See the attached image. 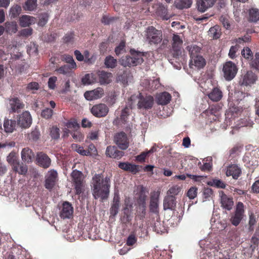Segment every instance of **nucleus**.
Returning <instances> with one entry per match:
<instances>
[{
  "mask_svg": "<svg viewBox=\"0 0 259 259\" xmlns=\"http://www.w3.org/2000/svg\"><path fill=\"white\" fill-rule=\"evenodd\" d=\"M110 179L102 174H96L92 178V191L95 199L100 198L102 201L107 199L109 195Z\"/></svg>",
  "mask_w": 259,
  "mask_h": 259,
  "instance_id": "nucleus-1",
  "label": "nucleus"
},
{
  "mask_svg": "<svg viewBox=\"0 0 259 259\" xmlns=\"http://www.w3.org/2000/svg\"><path fill=\"white\" fill-rule=\"evenodd\" d=\"M136 100L138 101V106L140 109H150L152 108L153 104V98L152 96H148L145 97H142L140 93L138 96L133 95L131 97L128 105L131 108L134 104V101Z\"/></svg>",
  "mask_w": 259,
  "mask_h": 259,
  "instance_id": "nucleus-2",
  "label": "nucleus"
},
{
  "mask_svg": "<svg viewBox=\"0 0 259 259\" xmlns=\"http://www.w3.org/2000/svg\"><path fill=\"white\" fill-rule=\"evenodd\" d=\"M143 54L141 52L132 53V56L122 57L120 60V64L124 66H135L141 64L143 62Z\"/></svg>",
  "mask_w": 259,
  "mask_h": 259,
  "instance_id": "nucleus-3",
  "label": "nucleus"
},
{
  "mask_svg": "<svg viewBox=\"0 0 259 259\" xmlns=\"http://www.w3.org/2000/svg\"><path fill=\"white\" fill-rule=\"evenodd\" d=\"M146 38L149 44L157 45L162 40V32L153 26L149 27L146 29Z\"/></svg>",
  "mask_w": 259,
  "mask_h": 259,
  "instance_id": "nucleus-4",
  "label": "nucleus"
},
{
  "mask_svg": "<svg viewBox=\"0 0 259 259\" xmlns=\"http://www.w3.org/2000/svg\"><path fill=\"white\" fill-rule=\"evenodd\" d=\"M71 176L75 193L79 195L82 193L83 187L82 174L80 171L75 169L72 172Z\"/></svg>",
  "mask_w": 259,
  "mask_h": 259,
  "instance_id": "nucleus-5",
  "label": "nucleus"
},
{
  "mask_svg": "<svg viewBox=\"0 0 259 259\" xmlns=\"http://www.w3.org/2000/svg\"><path fill=\"white\" fill-rule=\"evenodd\" d=\"M113 140L114 143L121 150H126L129 146L127 135L123 132L115 133L113 136Z\"/></svg>",
  "mask_w": 259,
  "mask_h": 259,
  "instance_id": "nucleus-6",
  "label": "nucleus"
},
{
  "mask_svg": "<svg viewBox=\"0 0 259 259\" xmlns=\"http://www.w3.org/2000/svg\"><path fill=\"white\" fill-rule=\"evenodd\" d=\"M238 71L236 65L231 61L226 62L223 67L225 78L228 81L233 79Z\"/></svg>",
  "mask_w": 259,
  "mask_h": 259,
  "instance_id": "nucleus-7",
  "label": "nucleus"
},
{
  "mask_svg": "<svg viewBox=\"0 0 259 259\" xmlns=\"http://www.w3.org/2000/svg\"><path fill=\"white\" fill-rule=\"evenodd\" d=\"M73 213V207L68 201L64 202L60 208L59 216L62 219L71 218Z\"/></svg>",
  "mask_w": 259,
  "mask_h": 259,
  "instance_id": "nucleus-8",
  "label": "nucleus"
},
{
  "mask_svg": "<svg viewBox=\"0 0 259 259\" xmlns=\"http://www.w3.org/2000/svg\"><path fill=\"white\" fill-rule=\"evenodd\" d=\"M244 211L243 204L241 202H238L236 206L235 214L231 217L230 219L232 225L235 226H237L239 224L241 221L243 219Z\"/></svg>",
  "mask_w": 259,
  "mask_h": 259,
  "instance_id": "nucleus-9",
  "label": "nucleus"
},
{
  "mask_svg": "<svg viewBox=\"0 0 259 259\" xmlns=\"http://www.w3.org/2000/svg\"><path fill=\"white\" fill-rule=\"evenodd\" d=\"M257 79V76L251 71H246L241 75L239 80L241 85L248 86L254 84Z\"/></svg>",
  "mask_w": 259,
  "mask_h": 259,
  "instance_id": "nucleus-10",
  "label": "nucleus"
},
{
  "mask_svg": "<svg viewBox=\"0 0 259 259\" xmlns=\"http://www.w3.org/2000/svg\"><path fill=\"white\" fill-rule=\"evenodd\" d=\"M160 192H154L151 193L150 200L149 210L150 212L155 214L157 216L159 214V199Z\"/></svg>",
  "mask_w": 259,
  "mask_h": 259,
  "instance_id": "nucleus-11",
  "label": "nucleus"
},
{
  "mask_svg": "<svg viewBox=\"0 0 259 259\" xmlns=\"http://www.w3.org/2000/svg\"><path fill=\"white\" fill-rule=\"evenodd\" d=\"M91 113L96 117H101L105 116L109 112V108L104 104H99L92 107Z\"/></svg>",
  "mask_w": 259,
  "mask_h": 259,
  "instance_id": "nucleus-12",
  "label": "nucleus"
},
{
  "mask_svg": "<svg viewBox=\"0 0 259 259\" xmlns=\"http://www.w3.org/2000/svg\"><path fill=\"white\" fill-rule=\"evenodd\" d=\"M32 123V118L28 111L23 112L19 115L18 119V124L23 128H27L30 126Z\"/></svg>",
  "mask_w": 259,
  "mask_h": 259,
  "instance_id": "nucleus-13",
  "label": "nucleus"
},
{
  "mask_svg": "<svg viewBox=\"0 0 259 259\" xmlns=\"http://www.w3.org/2000/svg\"><path fill=\"white\" fill-rule=\"evenodd\" d=\"M124 153L117 149L115 146H108L106 148L105 154L110 158L119 159L123 155Z\"/></svg>",
  "mask_w": 259,
  "mask_h": 259,
  "instance_id": "nucleus-14",
  "label": "nucleus"
},
{
  "mask_svg": "<svg viewBox=\"0 0 259 259\" xmlns=\"http://www.w3.org/2000/svg\"><path fill=\"white\" fill-rule=\"evenodd\" d=\"M57 178L56 170L52 169L48 172L45 181V187L48 190H51L55 185Z\"/></svg>",
  "mask_w": 259,
  "mask_h": 259,
  "instance_id": "nucleus-15",
  "label": "nucleus"
},
{
  "mask_svg": "<svg viewBox=\"0 0 259 259\" xmlns=\"http://www.w3.org/2000/svg\"><path fill=\"white\" fill-rule=\"evenodd\" d=\"M221 206L227 210H230L234 205L232 199L228 197L223 191H219Z\"/></svg>",
  "mask_w": 259,
  "mask_h": 259,
  "instance_id": "nucleus-16",
  "label": "nucleus"
},
{
  "mask_svg": "<svg viewBox=\"0 0 259 259\" xmlns=\"http://www.w3.org/2000/svg\"><path fill=\"white\" fill-rule=\"evenodd\" d=\"M120 207V197L118 190L115 191L113 199L110 208V215L115 217L118 213Z\"/></svg>",
  "mask_w": 259,
  "mask_h": 259,
  "instance_id": "nucleus-17",
  "label": "nucleus"
},
{
  "mask_svg": "<svg viewBox=\"0 0 259 259\" xmlns=\"http://www.w3.org/2000/svg\"><path fill=\"white\" fill-rule=\"evenodd\" d=\"M9 110L10 112H18L24 107V103L18 98L15 97L9 100Z\"/></svg>",
  "mask_w": 259,
  "mask_h": 259,
  "instance_id": "nucleus-18",
  "label": "nucleus"
},
{
  "mask_svg": "<svg viewBox=\"0 0 259 259\" xmlns=\"http://www.w3.org/2000/svg\"><path fill=\"white\" fill-rule=\"evenodd\" d=\"M104 94V91L101 88L90 91H87L84 94V98L89 101H92L101 98Z\"/></svg>",
  "mask_w": 259,
  "mask_h": 259,
  "instance_id": "nucleus-19",
  "label": "nucleus"
},
{
  "mask_svg": "<svg viewBox=\"0 0 259 259\" xmlns=\"http://www.w3.org/2000/svg\"><path fill=\"white\" fill-rule=\"evenodd\" d=\"M205 64V60L202 56L196 55L191 58L189 65L190 68L192 69H200L203 68Z\"/></svg>",
  "mask_w": 259,
  "mask_h": 259,
  "instance_id": "nucleus-20",
  "label": "nucleus"
},
{
  "mask_svg": "<svg viewBox=\"0 0 259 259\" xmlns=\"http://www.w3.org/2000/svg\"><path fill=\"white\" fill-rule=\"evenodd\" d=\"M217 0H197V8L199 12L203 13L213 7Z\"/></svg>",
  "mask_w": 259,
  "mask_h": 259,
  "instance_id": "nucleus-21",
  "label": "nucleus"
},
{
  "mask_svg": "<svg viewBox=\"0 0 259 259\" xmlns=\"http://www.w3.org/2000/svg\"><path fill=\"white\" fill-rule=\"evenodd\" d=\"M177 201L175 196L167 195L163 199V207L164 210H174L176 207Z\"/></svg>",
  "mask_w": 259,
  "mask_h": 259,
  "instance_id": "nucleus-22",
  "label": "nucleus"
},
{
  "mask_svg": "<svg viewBox=\"0 0 259 259\" xmlns=\"http://www.w3.org/2000/svg\"><path fill=\"white\" fill-rule=\"evenodd\" d=\"M36 160L38 165L45 168H48L51 165V159L46 154L42 152L37 154Z\"/></svg>",
  "mask_w": 259,
  "mask_h": 259,
  "instance_id": "nucleus-23",
  "label": "nucleus"
},
{
  "mask_svg": "<svg viewBox=\"0 0 259 259\" xmlns=\"http://www.w3.org/2000/svg\"><path fill=\"white\" fill-rule=\"evenodd\" d=\"M99 82L101 85H105L112 81V74L111 73L105 71H100L98 73Z\"/></svg>",
  "mask_w": 259,
  "mask_h": 259,
  "instance_id": "nucleus-24",
  "label": "nucleus"
},
{
  "mask_svg": "<svg viewBox=\"0 0 259 259\" xmlns=\"http://www.w3.org/2000/svg\"><path fill=\"white\" fill-rule=\"evenodd\" d=\"M241 172V169L236 165L229 166L226 171L227 176H232L234 179L237 180Z\"/></svg>",
  "mask_w": 259,
  "mask_h": 259,
  "instance_id": "nucleus-25",
  "label": "nucleus"
},
{
  "mask_svg": "<svg viewBox=\"0 0 259 259\" xmlns=\"http://www.w3.org/2000/svg\"><path fill=\"white\" fill-rule=\"evenodd\" d=\"M4 130L7 133H12L15 130L16 122L15 120L5 119L3 124Z\"/></svg>",
  "mask_w": 259,
  "mask_h": 259,
  "instance_id": "nucleus-26",
  "label": "nucleus"
},
{
  "mask_svg": "<svg viewBox=\"0 0 259 259\" xmlns=\"http://www.w3.org/2000/svg\"><path fill=\"white\" fill-rule=\"evenodd\" d=\"M118 167L124 170L136 174L139 171L138 166L128 162H119Z\"/></svg>",
  "mask_w": 259,
  "mask_h": 259,
  "instance_id": "nucleus-27",
  "label": "nucleus"
},
{
  "mask_svg": "<svg viewBox=\"0 0 259 259\" xmlns=\"http://www.w3.org/2000/svg\"><path fill=\"white\" fill-rule=\"evenodd\" d=\"M21 155L22 160L27 163L31 162L34 157L32 150L28 147L22 149Z\"/></svg>",
  "mask_w": 259,
  "mask_h": 259,
  "instance_id": "nucleus-28",
  "label": "nucleus"
},
{
  "mask_svg": "<svg viewBox=\"0 0 259 259\" xmlns=\"http://www.w3.org/2000/svg\"><path fill=\"white\" fill-rule=\"evenodd\" d=\"M171 95L167 92H163L157 95V103L160 105H166L171 100Z\"/></svg>",
  "mask_w": 259,
  "mask_h": 259,
  "instance_id": "nucleus-29",
  "label": "nucleus"
},
{
  "mask_svg": "<svg viewBox=\"0 0 259 259\" xmlns=\"http://www.w3.org/2000/svg\"><path fill=\"white\" fill-rule=\"evenodd\" d=\"M35 18L28 15H22L19 18L20 25L23 27L29 26L35 23Z\"/></svg>",
  "mask_w": 259,
  "mask_h": 259,
  "instance_id": "nucleus-30",
  "label": "nucleus"
},
{
  "mask_svg": "<svg viewBox=\"0 0 259 259\" xmlns=\"http://www.w3.org/2000/svg\"><path fill=\"white\" fill-rule=\"evenodd\" d=\"M172 48L174 51H175L177 55L181 53V46L183 43V41L180 38V37L178 35L174 34L172 37Z\"/></svg>",
  "mask_w": 259,
  "mask_h": 259,
  "instance_id": "nucleus-31",
  "label": "nucleus"
},
{
  "mask_svg": "<svg viewBox=\"0 0 259 259\" xmlns=\"http://www.w3.org/2000/svg\"><path fill=\"white\" fill-rule=\"evenodd\" d=\"M248 20L251 22H256L259 20V9L252 8L248 11Z\"/></svg>",
  "mask_w": 259,
  "mask_h": 259,
  "instance_id": "nucleus-32",
  "label": "nucleus"
},
{
  "mask_svg": "<svg viewBox=\"0 0 259 259\" xmlns=\"http://www.w3.org/2000/svg\"><path fill=\"white\" fill-rule=\"evenodd\" d=\"M132 80V75L129 72L124 71L121 74L117 77V81L120 82L123 84H128Z\"/></svg>",
  "mask_w": 259,
  "mask_h": 259,
  "instance_id": "nucleus-33",
  "label": "nucleus"
},
{
  "mask_svg": "<svg viewBox=\"0 0 259 259\" xmlns=\"http://www.w3.org/2000/svg\"><path fill=\"white\" fill-rule=\"evenodd\" d=\"M208 96L211 100L217 102L221 99L222 93L219 89L214 88Z\"/></svg>",
  "mask_w": 259,
  "mask_h": 259,
  "instance_id": "nucleus-34",
  "label": "nucleus"
},
{
  "mask_svg": "<svg viewBox=\"0 0 259 259\" xmlns=\"http://www.w3.org/2000/svg\"><path fill=\"white\" fill-rule=\"evenodd\" d=\"M175 4L179 9L188 8L192 5V0H176Z\"/></svg>",
  "mask_w": 259,
  "mask_h": 259,
  "instance_id": "nucleus-35",
  "label": "nucleus"
},
{
  "mask_svg": "<svg viewBox=\"0 0 259 259\" xmlns=\"http://www.w3.org/2000/svg\"><path fill=\"white\" fill-rule=\"evenodd\" d=\"M187 50L189 51L191 58L193 57L199 55L198 54L200 52L201 48L196 45H191L188 46L186 48Z\"/></svg>",
  "mask_w": 259,
  "mask_h": 259,
  "instance_id": "nucleus-36",
  "label": "nucleus"
},
{
  "mask_svg": "<svg viewBox=\"0 0 259 259\" xmlns=\"http://www.w3.org/2000/svg\"><path fill=\"white\" fill-rule=\"evenodd\" d=\"M117 63V60L111 56H107L104 60V64L107 68H114Z\"/></svg>",
  "mask_w": 259,
  "mask_h": 259,
  "instance_id": "nucleus-37",
  "label": "nucleus"
},
{
  "mask_svg": "<svg viewBox=\"0 0 259 259\" xmlns=\"http://www.w3.org/2000/svg\"><path fill=\"white\" fill-rule=\"evenodd\" d=\"M37 7V0H27L23 6L25 11H32Z\"/></svg>",
  "mask_w": 259,
  "mask_h": 259,
  "instance_id": "nucleus-38",
  "label": "nucleus"
},
{
  "mask_svg": "<svg viewBox=\"0 0 259 259\" xmlns=\"http://www.w3.org/2000/svg\"><path fill=\"white\" fill-rule=\"evenodd\" d=\"M251 59L249 62L250 67L256 70H259V53H256L254 57Z\"/></svg>",
  "mask_w": 259,
  "mask_h": 259,
  "instance_id": "nucleus-39",
  "label": "nucleus"
},
{
  "mask_svg": "<svg viewBox=\"0 0 259 259\" xmlns=\"http://www.w3.org/2000/svg\"><path fill=\"white\" fill-rule=\"evenodd\" d=\"M207 184L211 186L219 188L224 189L226 187V184L221 180L214 179L207 182Z\"/></svg>",
  "mask_w": 259,
  "mask_h": 259,
  "instance_id": "nucleus-40",
  "label": "nucleus"
},
{
  "mask_svg": "<svg viewBox=\"0 0 259 259\" xmlns=\"http://www.w3.org/2000/svg\"><path fill=\"white\" fill-rule=\"evenodd\" d=\"M81 81L83 84H91L96 82V78L93 74H87L82 78Z\"/></svg>",
  "mask_w": 259,
  "mask_h": 259,
  "instance_id": "nucleus-41",
  "label": "nucleus"
},
{
  "mask_svg": "<svg viewBox=\"0 0 259 259\" xmlns=\"http://www.w3.org/2000/svg\"><path fill=\"white\" fill-rule=\"evenodd\" d=\"M5 28L7 32L9 33H15L17 31V25L16 22H6Z\"/></svg>",
  "mask_w": 259,
  "mask_h": 259,
  "instance_id": "nucleus-42",
  "label": "nucleus"
},
{
  "mask_svg": "<svg viewBox=\"0 0 259 259\" xmlns=\"http://www.w3.org/2000/svg\"><path fill=\"white\" fill-rule=\"evenodd\" d=\"M181 191L182 188L180 186L174 185L168 190L166 194L175 197V196L178 195Z\"/></svg>",
  "mask_w": 259,
  "mask_h": 259,
  "instance_id": "nucleus-43",
  "label": "nucleus"
},
{
  "mask_svg": "<svg viewBox=\"0 0 259 259\" xmlns=\"http://www.w3.org/2000/svg\"><path fill=\"white\" fill-rule=\"evenodd\" d=\"M208 35L213 39H217L220 37V32L219 27L217 26L211 27L208 31Z\"/></svg>",
  "mask_w": 259,
  "mask_h": 259,
  "instance_id": "nucleus-44",
  "label": "nucleus"
},
{
  "mask_svg": "<svg viewBox=\"0 0 259 259\" xmlns=\"http://www.w3.org/2000/svg\"><path fill=\"white\" fill-rule=\"evenodd\" d=\"M7 160L13 167L16 165H19L15 152H11L7 157Z\"/></svg>",
  "mask_w": 259,
  "mask_h": 259,
  "instance_id": "nucleus-45",
  "label": "nucleus"
},
{
  "mask_svg": "<svg viewBox=\"0 0 259 259\" xmlns=\"http://www.w3.org/2000/svg\"><path fill=\"white\" fill-rule=\"evenodd\" d=\"M21 10V7L18 5L12 7L10 10V15L11 17L15 18L20 14Z\"/></svg>",
  "mask_w": 259,
  "mask_h": 259,
  "instance_id": "nucleus-46",
  "label": "nucleus"
},
{
  "mask_svg": "<svg viewBox=\"0 0 259 259\" xmlns=\"http://www.w3.org/2000/svg\"><path fill=\"white\" fill-rule=\"evenodd\" d=\"M13 169L20 175H25L27 172V166L26 165L22 164L20 166L19 165H16L14 166Z\"/></svg>",
  "mask_w": 259,
  "mask_h": 259,
  "instance_id": "nucleus-47",
  "label": "nucleus"
},
{
  "mask_svg": "<svg viewBox=\"0 0 259 259\" xmlns=\"http://www.w3.org/2000/svg\"><path fill=\"white\" fill-rule=\"evenodd\" d=\"M49 20V15L47 13H43L40 15L39 17V21L38 22V25L39 26H45L48 22Z\"/></svg>",
  "mask_w": 259,
  "mask_h": 259,
  "instance_id": "nucleus-48",
  "label": "nucleus"
},
{
  "mask_svg": "<svg viewBox=\"0 0 259 259\" xmlns=\"http://www.w3.org/2000/svg\"><path fill=\"white\" fill-rule=\"evenodd\" d=\"M37 46L31 43L27 46V52L29 55H35L37 53Z\"/></svg>",
  "mask_w": 259,
  "mask_h": 259,
  "instance_id": "nucleus-49",
  "label": "nucleus"
},
{
  "mask_svg": "<svg viewBox=\"0 0 259 259\" xmlns=\"http://www.w3.org/2000/svg\"><path fill=\"white\" fill-rule=\"evenodd\" d=\"M72 69V67H70L68 65H64L56 69V71L60 74H67L70 72Z\"/></svg>",
  "mask_w": 259,
  "mask_h": 259,
  "instance_id": "nucleus-50",
  "label": "nucleus"
},
{
  "mask_svg": "<svg viewBox=\"0 0 259 259\" xmlns=\"http://www.w3.org/2000/svg\"><path fill=\"white\" fill-rule=\"evenodd\" d=\"M50 136L53 139H58L60 137V130L56 126H53L50 130Z\"/></svg>",
  "mask_w": 259,
  "mask_h": 259,
  "instance_id": "nucleus-51",
  "label": "nucleus"
},
{
  "mask_svg": "<svg viewBox=\"0 0 259 259\" xmlns=\"http://www.w3.org/2000/svg\"><path fill=\"white\" fill-rule=\"evenodd\" d=\"M64 60L69 65L68 66L72 68H76V65L73 57L69 55H64L63 57Z\"/></svg>",
  "mask_w": 259,
  "mask_h": 259,
  "instance_id": "nucleus-52",
  "label": "nucleus"
},
{
  "mask_svg": "<svg viewBox=\"0 0 259 259\" xmlns=\"http://www.w3.org/2000/svg\"><path fill=\"white\" fill-rule=\"evenodd\" d=\"M203 195L205 200H209L213 196V192L211 189L209 188H204Z\"/></svg>",
  "mask_w": 259,
  "mask_h": 259,
  "instance_id": "nucleus-53",
  "label": "nucleus"
},
{
  "mask_svg": "<svg viewBox=\"0 0 259 259\" xmlns=\"http://www.w3.org/2000/svg\"><path fill=\"white\" fill-rule=\"evenodd\" d=\"M72 148H75V151L81 155L87 156L90 154V151L84 150L82 147L78 146L76 144H73Z\"/></svg>",
  "mask_w": 259,
  "mask_h": 259,
  "instance_id": "nucleus-54",
  "label": "nucleus"
},
{
  "mask_svg": "<svg viewBox=\"0 0 259 259\" xmlns=\"http://www.w3.org/2000/svg\"><path fill=\"white\" fill-rule=\"evenodd\" d=\"M241 55L247 59L252 57V52L250 49L248 47L245 48L242 50Z\"/></svg>",
  "mask_w": 259,
  "mask_h": 259,
  "instance_id": "nucleus-55",
  "label": "nucleus"
},
{
  "mask_svg": "<svg viewBox=\"0 0 259 259\" xmlns=\"http://www.w3.org/2000/svg\"><path fill=\"white\" fill-rule=\"evenodd\" d=\"M32 31L31 28H27L22 29L19 33L20 36L28 37L32 34Z\"/></svg>",
  "mask_w": 259,
  "mask_h": 259,
  "instance_id": "nucleus-56",
  "label": "nucleus"
},
{
  "mask_svg": "<svg viewBox=\"0 0 259 259\" xmlns=\"http://www.w3.org/2000/svg\"><path fill=\"white\" fill-rule=\"evenodd\" d=\"M29 139L33 141H37L40 137V133L38 131L35 130L31 132L28 135Z\"/></svg>",
  "mask_w": 259,
  "mask_h": 259,
  "instance_id": "nucleus-57",
  "label": "nucleus"
},
{
  "mask_svg": "<svg viewBox=\"0 0 259 259\" xmlns=\"http://www.w3.org/2000/svg\"><path fill=\"white\" fill-rule=\"evenodd\" d=\"M197 189L196 187H191L187 192V196L190 199H194L197 196Z\"/></svg>",
  "mask_w": 259,
  "mask_h": 259,
  "instance_id": "nucleus-58",
  "label": "nucleus"
},
{
  "mask_svg": "<svg viewBox=\"0 0 259 259\" xmlns=\"http://www.w3.org/2000/svg\"><path fill=\"white\" fill-rule=\"evenodd\" d=\"M125 51V42L121 41L115 49V52L117 55L123 53Z\"/></svg>",
  "mask_w": 259,
  "mask_h": 259,
  "instance_id": "nucleus-59",
  "label": "nucleus"
},
{
  "mask_svg": "<svg viewBox=\"0 0 259 259\" xmlns=\"http://www.w3.org/2000/svg\"><path fill=\"white\" fill-rule=\"evenodd\" d=\"M71 135L72 138L76 140L77 141H81L83 139L84 136L83 134L77 131V130L76 131L71 133Z\"/></svg>",
  "mask_w": 259,
  "mask_h": 259,
  "instance_id": "nucleus-60",
  "label": "nucleus"
},
{
  "mask_svg": "<svg viewBox=\"0 0 259 259\" xmlns=\"http://www.w3.org/2000/svg\"><path fill=\"white\" fill-rule=\"evenodd\" d=\"M53 113V111L51 109L46 108L41 112V116L46 119L50 118Z\"/></svg>",
  "mask_w": 259,
  "mask_h": 259,
  "instance_id": "nucleus-61",
  "label": "nucleus"
},
{
  "mask_svg": "<svg viewBox=\"0 0 259 259\" xmlns=\"http://www.w3.org/2000/svg\"><path fill=\"white\" fill-rule=\"evenodd\" d=\"M253 122L251 121L248 118H244L243 119H241L240 120L239 127L251 126Z\"/></svg>",
  "mask_w": 259,
  "mask_h": 259,
  "instance_id": "nucleus-62",
  "label": "nucleus"
},
{
  "mask_svg": "<svg viewBox=\"0 0 259 259\" xmlns=\"http://www.w3.org/2000/svg\"><path fill=\"white\" fill-rule=\"evenodd\" d=\"M15 146V143L14 142H6L5 143H0V149H5L8 150L12 147H14Z\"/></svg>",
  "mask_w": 259,
  "mask_h": 259,
  "instance_id": "nucleus-63",
  "label": "nucleus"
},
{
  "mask_svg": "<svg viewBox=\"0 0 259 259\" xmlns=\"http://www.w3.org/2000/svg\"><path fill=\"white\" fill-rule=\"evenodd\" d=\"M57 78L56 76H52L49 78L48 84L50 89L54 90L56 87V82Z\"/></svg>",
  "mask_w": 259,
  "mask_h": 259,
  "instance_id": "nucleus-64",
  "label": "nucleus"
}]
</instances>
